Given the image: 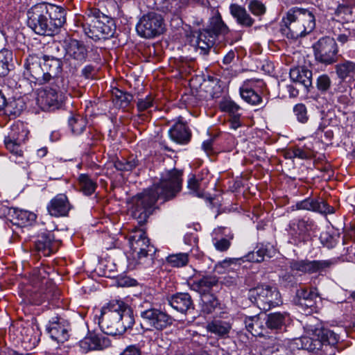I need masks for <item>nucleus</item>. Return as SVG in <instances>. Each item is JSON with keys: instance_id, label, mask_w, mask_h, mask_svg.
<instances>
[{"instance_id": "15", "label": "nucleus", "mask_w": 355, "mask_h": 355, "mask_svg": "<svg viewBox=\"0 0 355 355\" xmlns=\"http://www.w3.org/2000/svg\"><path fill=\"white\" fill-rule=\"evenodd\" d=\"M88 51L83 42L71 40L66 47V58L76 68L86 61Z\"/></svg>"}, {"instance_id": "39", "label": "nucleus", "mask_w": 355, "mask_h": 355, "mask_svg": "<svg viewBox=\"0 0 355 355\" xmlns=\"http://www.w3.org/2000/svg\"><path fill=\"white\" fill-rule=\"evenodd\" d=\"M112 95L115 105L121 108H126L133 99V96L130 93L118 88H114L112 90Z\"/></svg>"}, {"instance_id": "51", "label": "nucleus", "mask_w": 355, "mask_h": 355, "mask_svg": "<svg viewBox=\"0 0 355 355\" xmlns=\"http://www.w3.org/2000/svg\"><path fill=\"white\" fill-rule=\"evenodd\" d=\"M314 211H318L323 214H331L335 213V208L329 205L322 199L316 200Z\"/></svg>"}, {"instance_id": "8", "label": "nucleus", "mask_w": 355, "mask_h": 355, "mask_svg": "<svg viewBox=\"0 0 355 355\" xmlns=\"http://www.w3.org/2000/svg\"><path fill=\"white\" fill-rule=\"evenodd\" d=\"M165 28L162 16L155 12L144 15L137 24V33L144 38H153L163 33Z\"/></svg>"}, {"instance_id": "5", "label": "nucleus", "mask_w": 355, "mask_h": 355, "mask_svg": "<svg viewBox=\"0 0 355 355\" xmlns=\"http://www.w3.org/2000/svg\"><path fill=\"white\" fill-rule=\"evenodd\" d=\"M89 31L87 36L93 40H106L114 36L116 26L114 20L103 14L99 9L93 8L87 12Z\"/></svg>"}, {"instance_id": "55", "label": "nucleus", "mask_w": 355, "mask_h": 355, "mask_svg": "<svg viewBox=\"0 0 355 355\" xmlns=\"http://www.w3.org/2000/svg\"><path fill=\"white\" fill-rule=\"evenodd\" d=\"M249 10L254 15L259 16L265 13V6L258 0H252L248 4Z\"/></svg>"}, {"instance_id": "17", "label": "nucleus", "mask_w": 355, "mask_h": 355, "mask_svg": "<svg viewBox=\"0 0 355 355\" xmlns=\"http://www.w3.org/2000/svg\"><path fill=\"white\" fill-rule=\"evenodd\" d=\"M73 208V205L64 193L57 194L49 201L46 206L49 214L54 217L67 216Z\"/></svg>"}, {"instance_id": "24", "label": "nucleus", "mask_w": 355, "mask_h": 355, "mask_svg": "<svg viewBox=\"0 0 355 355\" xmlns=\"http://www.w3.org/2000/svg\"><path fill=\"white\" fill-rule=\"evenodd\" d=\"M45 83L51 81L52 78L60 75L62 71V61L55 57L44 55L42 58Z\"/></svg>"}, {"instance_id": "19", "label": "nucleus", "mask_w": 355, "mask_h": 355, "mask_svg": "<svg viewBox=\"0 0 355 355\" xmlns=\"http://www.w3.org/2000/svg\"><path fill=\"white\" fill-rule=\"evenodd\" d=\"M105 334L102 331L91 332L80 342V347L89 350L106 348L110 345V340Z\"/></svg>"}, {"instance_id": "38", "label": "nucleus", "mask_w": 355, "mask_h": 355, "mask_svg": "<svg viewBox=\"0 0 355 355\" xmlns=\"http://www.w3.org/2000/svg\"><path fill=\"white\" fill-rule=\"evenodd\" d=\"M155 251L156 250L154 247H150L149 250H146V251L144 252L139 251V253L134 255V259H135L137 264L143 268H149L152 266L154 262L153 260Z\"/></svg>"}, {"instance_id": "53", "label": "nucleus", "mask_w": 355, "mask_h": 355, "mask_svg": "<svg viewBox=\"0 0 355 355\" xmlns=\"http://www.w3.org/2000/svg\"><path fill=\"white\" fill-rule=\"evenodd\" d=\"M51 85H52L51 88H55L58 92H60L62 94L66 92L67 88V81H66L62 76L60 75L57 76L55 78H52L51 80Z\"/></svg>"}, {"instance_id": "35", "label": "nucleus", "mask_w": 355, "mask_h": 355, "mask_svg": "<svg viewBox=\"0 0 355 355\" xmlns=\"http://www.w3.org/2000/svg\"><path fill=\"white\" fill-rule=\"evenodd\" d=\"M78 181L80 191L85 196L92 195L97 188V183L96 180L92 179L87 174H80Z\"/></svg>"}, {"instance_id": "20", "label": "nucleus", "mask_w": 355, "mask_h": 355, "mask_svg": "<svg viewBox=\"0 0 355 355\" xmlns=\"http://www.w3.org/2000/svg\"><path fill=\"white\" fill-rule=\"evenodd\" d=\"M44 10L46 11L49 23L51 24L52 33L58 28L61 27L65 22V12L61 7L57 6L53 4L43 3Z\"/></svg>"}, {"instance_id": "50", "label": "nucleus", "mask_w": 355, "mask_h": 355, "mask_svg": "<svg viewBox=\"0 0 355 355\" xmlns=\"http://www.w3.org/2000/svg\"><path fill=\"white\" fill-rule=\"evenodd\" d=\"M114 165L116 169L118 171H132L137 166V161H136L135 159L132 160L117 159L114 162Z\"/></svg>"}, {"instance_id": "3", "label": "nucleus", "mask_w": 355, "mask_h": 355, "mask_svg": "<svg viewBox=\"0 0 355 355\" xmlns=\"http://www.w3.org/2000/svg\"><path fill=\"white\" fill-rule=\"evenodd\" d=\"M133 307L136 314L141 318V324L148 329L162 331L171 327L174 319L166 311L157 309L152 301V297H139L134 300Z\"/></svg>"}, {"instance_id": "33", "label": "nucleus", "mask_w": 355, "mask_h": 355, "mask_svg": "<svg viewBox=\"0 0 355 355\" xmlns=\"http://www.w3.org/2000/svg\"><path fill=\"white\" fill-rule=\"evenodd\" d=\"M336 71L338 77L343 81L355 79V62L349 60L336 65Z\"/></svg>"}, {"instance_id": "44", "label": "nucleus", "mask_w": 355, "mask_h": 355, "mask_svg": "<svg viewBox=\"0 0 355 355\" xmlns=\"http://www.w3.org/2000/svg\"><path fill=\"white\" fill-rule=\"evenodd\" d=\"M86 125V120L80 115L73 116L69 119V125L73 133L76 135L81 134L84 131Z\"/></svg>"}, {"instance_id": "25", "label": "nucleus", "mask_w": 355, "mask_h": 355, "mask_svg": "<svg viewBox=\"0 0 355 355\" xmlns=\"http://www.w3.org/2000/svg\"><path fill=\"white\" fill-rule=\"evenodd\" d=\"M297 304L300 306L304 311L308 309L312 311L315 306V300L318 297V293L315 288H302L297 291Z\"/></svg>"}, {"instance_id": "48", "label": "nucleus", "mask_w": 355, "mask_h": 355, "mask_svg": "<svg viewBox=\"0 0 355 355\" xmlns=\"http://www.w3.org/2000/svg\"><path fill=\"white\" fill-rule=\"evenodd\" d=\"M261 322L258 316H252L246 318L245 320V324L247 330L253 336L259 334L258 329L260 328Z\"/></svg>"}, {"instance_id": "43", "label": "nucleus", "mask_w": 355, "mask_h": 355, "mask_svg": "<svg viewBox=\"0 0 355 355\" xmlns=\"http://www.w3.org/2000/svg\"><path fill=\"white\" fill-rule=\"evenodd\" d=\"M166 262L172 267H183L189 262L187 253L172 254L166 257Z\"/></svg>"}, {"instance_id": "56", "label": "nucleus", "mask_w": 355, "mask_h": 355, "mask_svg": "<svg viewBox=\"0 0 355 355\" xmlns=\"http://www.w3.org/2000/svg\"><path fill=\"white\" fill-rule=\"evenodd\" d=\"M203 311L206 313H212L219 304L218 300L213 295L209 296L206 300H203Z\"/></svg>"}, {"instance_id": "58", "label": "nucleus", "mask_w": 355, "mask_h": 355, "mask_svg": "<svg viewBox=\"0 0 355 355\" xmlns=\"http://www.w3.org/2000/svg\"><path fill=\"white\" fill-rule=\"evenodd\" d=\"M201 180V178H198L195 175L191 174L187 181L188 189L196 193L197 196H199V189Z\"/></svg>"}, {"instance_id": "6", "label": "nucleus", "mask_w": 355, "mask_h": 355, "mask_svg": "<svg viewBox=\"0 0 355 355\" xmlns=\"http://www.w3.org/2000/svg\"><path fill=\"white\" fill-rule=\"evenodd\" d=\"M123 307V302L113 300L107 303L106 306L101 309V314L98 319L101 330L107 335H120L121 331L116 327L119 325V312Z\"/></svg>"}, {"instance_id": "2", "label": "nucleus", "mask_w": 355, "mask_h": 355, "mask_svg": "<svg viewBox=\"0 0 355 355\" xmlns=\"http://www.w3.org/2000/svg\"><path fill=\"white\" fill-rule=\"evenodd\" d=\"M315 27V18L312 11L293 7L282 17L280 31L286 37L296 40L310 33Z\"/></svg>"}, {"instance_id": "64", "label": "nucleus", "mask_w": 355, "mask_h": 355, "mask_svg": "<svg viewBox=\"0 0 355 355\" xmlns=\"http://www.w3.org/2000/svg\"><path fill=\"white\" fill-rule=\"evenodd\" d=\"M166 353V355H184L175 343H171L167 348Z\"/></svg>"}, {"instance_id": "22", "label": "nucleus", "mask_w": 355, "mask_h": 355, "mask_svg": "<svg viewBox=\"0 0 355 355\" xmlns=\"http://www.w3.org/2000/svg\"><path fill=\"white\" fill-rule=\"evenodd\" d=\"M171 140L178 144H188L191 137V133L186 123L182 121L175 123L168 130Z\"/></svg>"}, {"instance_id": "12", "label": "nucleus", "mask_w": 355, "mask_h": 355, "mask_svg": "<svg viewBox=\"0 0 355 355\" xmlns=\"http://www.w3.org/2000/svg\"><path fill=\"white\" fill-rule=\"evenodd\" d=\"M289 234L296 241H304L310 232L315 228V222L309 217L296 218L291 220L288 225Z\"/></svg>"}, {"instance_id": "11", "label": "nucleus", "mask_w": 355, "mask_h": 355, "mask_svg": "<svg viewBox=\"0 0 355 355\" xmlns=\"http://www.w3.org/2000/svg\"><path fill=\"white\" fill-rule=\"evenodd\" d=\"M316 60L322 63L330 64L337 60V44L334 38L324 37L314 46Z\"/></svg>"}, {"instance_id": "61", "label": "nucleus", "mask_w": 355, "mask_h": 355, "mask_svg": "<svg viewBox=\"0 0 355 355\" xmlns=\"http://www.w3.org/2000/svg\"><path fill=\"white\" fill-rule=\"evenodd\" d=\"M33 284L35 287H38L41 290L43 289V286L46 285L49 283V279L46 278L44 276H42V272L38 271L37 274H35L33 279Z\"/></svg>"}, {"instance_id": "54", "label": "nucleus", "mask_w": 355, "mask_h": 355, "mask_svg": "<svg viewBox=\"0 0 355 355\" xmlns=\"http://www.w3.org/2000/svg\"><path fill=\"white\" fill-rule=\"evenodd\" d=\"M265 84L262 80L260 79H250L245 80L241 87L245 88L248 87V89L250 90H254L255 92H259L263 88Z\"/></svg>"}, {"instance_id": "42", "label": "nucleus", "mask_w": 355, "mask_h": 355, "mask_svg": "<svg viewBox=\"0 0 355 355\" xmlns=\"http://www.w3.org/2000/svg\"><path fill=\"white\" fill-rule=\"evenodd\" d=\"M218 106L222 112L228 113L230 116L241 114L239 113L240 106L230 98H223L220 101Z\"/></svg>"}, {"instance_id": "32", "label": "nucleus", "mask_w": 355, "mask_h": 355, "mask_svg": "<svg viewBox=\"0 0 355 355\" xmlns=\"http://www.w3.org/2000/svg\"><path fill=\"white\" fill-rule=\"evenodd\" d=\"M232 15L236 19L237 22L245 27H250L254 24V19L247 12L246 10L237 4H232L230 7Z\"/></svg>"}, {"instance_id": "28", "label": "nucleus", "mask_w": 355, "mask_h": 355, "mask_svg": "<svg viewBox=\"0 0 355 355\" xmlns=\"http://www.w3.org/2000/svg\"><path fill=\"white\" fill-rule=\"evenodd\" d=\"M232 329V324L226 320L216 319L207 322L206 329L208 332L219 338H226Z\"/></svg>"}, {"instance_id": "14", "label": "nucleus", "mask_w": 355, "mask_h": 355, "mask_svg": "<svg viewBox=\"0 0 355 355\" xmlns=\"http://www.w3.org/2000/svg\"><path fill=\"white\" fill-rule=\"evenodd\" d=\"M58 248V241L55 239L54 234L49 231L40 234L34 243V250L39 256L49 257L55 253Z\"/></svg>"}, {"instance_id": "26", "label": "nucleus", "mask_w": 355, "mask_h": 355, "mask_svg": "<svg viewBox=\"0 0 355 355\" xmlns=\"http://www.w3.org/2000/svg\"><path fill=\"white\" fill-rule=\"evenodd\" d=\"M218 284V278L214 275L203 276L199 279L193 280L189 283L191 290L200 294H205L209 292L214 286Z\"/></svg>"}, {"instance_id": "9", "label": "nucleus", "mask_w": 355, "mask_h": 355, "mask_svg": "<svg viewBox=\"0 0 355 355\" xmlns=\"http://www.w3.org/2000/svg\"><path fill=\"white\" fill-rule=\"evenodd\" d=\"M44 3H40L32 6L27 12V25L35 33L42 35L53 34L51 24L49 23Z\"/></svg>"}, {"instance_id": "49", "label": "nucleus", "mask_w": 355, "mask_h": 355, "mask_svg": "<svg viewBox=\"0 0 355 355\" xmlns=\"http://www.w3.org/2000/svg\"><path fill=\"white\" fill-rule=\"evenodd\" d=\"M293 113L299 122L305 123L308 121L309 116L307 109L303 103L295 105L293 107Z\"/></svg>"}, {"instance_id": "57", "label": "nucleus", "mask_w": 355, "mask_h": 355, "mask_svg": "<svg viewBox=\"0 0 355 355\" xmlns=\"http://www.w3.org/2000/svg\"><path fill=\"white\" fill-rule=\"evenodd\" d=\"M331 84L330 78L326 74L320 76L317 79V87L322 92L327 91Z\"/></svg>"}, {"instance_id": "10", "label": "nucleus", "mask_w": 355, "mask_h": 355, "mask_svg": "<svg viewBox=\"0 0 355 355\" xmlns=\"http://www.w3.org/2000/svg\"><path fill=\"white\" fill-rule=\"evenodd\" d=\"M338 260V258L313 261L309 259L292 260L289 266L291 270L296 271L297 272L322 274L337 264Z\"/></svg>"}, {"instance_id": "18", "label": "nucleus", "mask_w": 355, "mask_h": 355, "mask_svg": "<svg viewBox=\"0 0 355 355\" xmlns=\"http://www.w3.org/2000/svg\"><path fill=\"white\" fill-rule=\"evenodd\" d=\"M128 241L133 252L137 254L139 251L141 252L149 250L150 247H154L149 243V239L146 232L142 229L134 228L128 235Z\"/></svg>"}, {"instance_id": "30", "label": "nucleus", "mask_w": 355, "mask_h": 355, "mask_svg": "<svg viewBox=\"0 0 355 355\" xmlns=\"http://www.w3.org/2000/svg\"><path fill=\"white\" fill-rule=\"evenodd\" d=\"M291 79L308 88L312 85V71L304 67H296L290 71Z\"/></svg>"}, {"instance_id": "36", "label": "nucleus", "mask_w": 355, "mask_h": 355, "mask_svg": "<svg viewBox=\"0 0 355 355\" xmlns=\"http://www.w3.org/2000/svg\"><path fill=\"white\" fill-rule=\"evenodd\" d=\"M62 94L55 88L46 89L43 94L40 96L42 102L49 107H58L62 102Z\"/></svg>"}, {"instance_id": "59", "label": "nucleus", "mask_w": 355, "mask_h": 355, "mask_svg": "<svg viewBox=\"0 0 355 355\" xmlns=\"http://www.w3.org/2000/svg\"><path fill=\"white\" fill-rule=\"evenodd\" d=\"M316 200L313 198H306L302 201L297 203V208L298 209H306L309 211H313L315 209Z\"/></svg>"}, {"instance_id": "60", "label": "nucleus", "mask_w": 355, "mask_h": 355, "mask_svg": "<svg viewBox=\"0 0 355 355\" xmlns=\"http://www.w3.org/2000/svg\"><path fill=\"white\" fill-rule=\"evenodd\" d=\"M315 134L321 139L323 143L326 144L330 142L334 137V132L330 129L320 130V128H318Z\"/></svg>"}, {"instance_id": "13", "label": "nucleus", "mask_w": 355, "mask_h": 355, "mask_svg": "<svg viewBox=\"0 0 355 355\" xmlns=\"http://www.w3.org/2000/svg\"><path fill=\"white\" fill-rule=\"evenodd\" d=\"M69 327L67 320L55 316L49 321L46 326V331L52 340L58 343H64L69 338Z\"/></svg>"}, {"instance_id": "41", "label": "nucleus", "mask_w": 355, "mask_h": 355, "mask_svg": "<svg viewBox=\"0 0 355 355\" xmlns=\"http://www.w3.org/2000/svg\"><path fill=\"white\" fill-rule=\"evenodd\" d=\"M286 315L285 313L279 312L270 313L268 315L266 322L267 327L270 329H279L282 328L284 324Z\"/></svg>"}, {"instance_id": "34", "label": "nucleus", "mask_w": 355, "mask_h": 355, "mask_svg": "<svg viewBox=\"0 0 355 355\" xmlns=\"http://www.w3.org/2000/svg\"><path fill=\"white\" fill-rule=\"evenodd\" d=\"M119 312V325L117 326L118 329L121 331V334H123L126 329H130L135 324V318L132 315L131 310L123 302V307L121 308V311Z\"/></svg>"}, {"instance_id": "31", "label": "nucleus", "mask_w": 355, "mask_h": 355, "mask_svg": "<svg viewBox=\"0 0 355 355\" xmlns=\"http://www.w3.org/2000/svg\"><path fill=\"white\" fill-rule=\"evenodd\" d=\"M215 42L213 37H209V33L202 30L195 40L193 46L196 47V51H199L200 54L206 55L214 46Z\"/></svg>"}, {"instance_id": "45", "label": "nucleus", "mask_w": 355, "mask_h": 355, "mask_svg": "<svg viewBox=\"0 0 355 355\" xmlns=\"http://www.w3.org/2000/svg\"><path fill=\"white\" fill-rule=\"evenodd\" d=\"M12 61V53L8 51H0V76H4L9 71V63Z\"/></svg>"}, {"instance_id": "27", "label": "nucleus", "mask_w": 355, "mask_h": 355, "mask_svg": "<svg viewBox=\"0 0 355 355\" xmlns=\"http://www.w3.org/2000/svg\"><path fill=\"white\" fill-rule=\"evenodd\" d=\"M203 30L209 33V37H213L215 41L220 36L224 37L229 33V28L223 22L220 15L211 17L209 26Z\"/></svg>"}, {"instance_id": "1", "label": "nucleus", "mask_w": 355, "mask_h": 355, "mask_svg": "<svg viewBox=\"0 0 355 355\" xmlns=\"http://www.w3.org/2000/svg\"><path fill=\"white\" fill-rule=\"evenodd\" d=\"M183 171L173 168L162 175L159 182L131 199L130 212L139 225L144 224L155 209L157 200L173 199L181 191Z\"/></svg>"}, {"instance_id": "16", "label": "nucleus", "mask_w": 355, "mask_h": 355, "mask_svg": "<svg viewBox=\"0 0 355 355\" xmlns=\"http://www.w3.org/2000/svg\"><path fill=\"white\" fill-rule=\"evenodd\" d=\"M24 74L31 81L45 83V76L43 71L42 60L37 55H29L24 64Z\"/></svg>"}, {"instance_id": "29", "label": "nucleus", "mask_w": 355, "mask_h": 355, "mask_svg": "<svg viewBox=\"0 0 355 355\" xmlns=\"http://www.w3.org/2000/svg\"><path fill=\"white\" fill-rule=\"evenodd\" d=\"M2 215L6 216L7 214H13V217L17 220V223L20 225H26L33 222L36 218V215L26 210L18 209H10L8 207H2Z\"/></svg>"}, {"instance_id": "63", "label": "nucleus", "mask_w": 355, "mask_h": 355, "mask_svg": "<svg viewBox=\"0 0 355 355\" xmlns=\"http://www.w3.org/2000/svg\"><path fill=\"white\" fill-rule=\"evenodd\" d=\"M120 355H141V350L135 345H130Z\"/></svg>"}, {"instance_id": "7", "label": "nucleus", "mask_w": 355, "mask_h": 355, "mask_svg": "<svg viewBox=\"0 0 355 355\" xmlns=\"http://www.w3.org/2000/svg\"><path fill=\"white\" fill-rule=\"evenodd\" d=\"M250 300L261 309L269 310L282 303L277 288L269 285H259L248 292Z\"/></svg>"}, {"instance_id": "21", "label": "nucleus", "mask_w": 355, "mask_h": 355, "mask_svg": "<svg viewBox=\"0 0 355 355\" xmlns=\"http://www.w3.org/2000/svg\"><path fill=\"white\" fill-rule=\"evenodd\" d=\"M266 256L270 257V256H269L268 254V250L263 247H261L257 250L250 252L243 257L225 259L223 262V266L231 265L240 266L242 262L245 261L250 262L260 263L264 261Z\"/></svg>"}, {"instance_id": "40", "label": "nucleus", "mask_w": 355, "mask_h": 355, "mask_svg": "<svg viewBox=\"0 0 355 355\" xmlns=\"http://www.w3.org/2000/svg\"><path fill=\"white\" fill-rule=\"evenodd\" d=\"M240 94L245 102L252 105H259L262 103V98L259 92L250 90L248 89V87L245 88L241 87Z\"/></svg>"}, {"instance_id": "52", "label": "nucleus", "mask_w": 355, "mask_h": 355, "mask_svg": "<svg viewBox=\"0 0 355 355\" xmlns=\"http://www.w3.org/2000/svg\"><path fill=\"white\" fill-rule=\"evenodd\" d=\"M22 142L15 141V140L4 139V144L7 150H8L11 153L15 154L16 155L21 156L22 155L21 150V144Z\"/></svg>"}, {"instance_id": "37", "label": "nucleus", "mask_w": 355, "mask_h": 355, "mask_svg": "<svg viewBox=\"0 0 355 355\" xmlns=\"http://www.w3.org/2000/svg\"><path fill=\"white\" fill-rule=\"evenodd\" d=\"M27 135L28 130L24 128L23 123L17 122L11 125L10 130L5 138L24 143Z\"/></svg>"}, {"instance_id": "23", "label": "nucleus", "mask_w": 355, "mask_h": 355, "mask_svg": "<svg viewBox=\"0 0 355 355\" xmlns=\"http://www.w3.org/2000/svg\"><path fill=\"white\" fill-rule=\"evenodd\" d=\"M169 304L176 311L187 313L194 309L191 295L187 293H178L168 299Z\"/></svg>"}, {"instance_id": "47", "label": "nucleus", "mask_w": 355, "mask_h": 355, "mask_svg": "<svg viewBox=\"0 0 355 355\" xmlns=\"http://www.w3.org/2000/svg\"><path fill=\"white\" fill-rule=\"evenodd\" d=\"M234 238V234L229 233L227 238H222L220 239H213V244L216 249L220 252L227 251L231 245V240Z\"/></svg>"}, {"instance_id": "46", "label": "nucleus", "mask_w": 355, "mask_h": 355, "mask_svg": "<svg viewBox=\"0 0 355 355\" xmlns=\"http://www.w3.org/2000/svg\"><path fill=\"white\" fill-rule=\"evenodd\" d=\"M155 98L152 94H148L145 97L139 98L137 101V108L140 112L148 110L154 107Z\"/></svg>"}, {"instance_id": "62", "label": "nucleus", "mask_w": 355, "mask_h": 355, "mask_svg": "<svg viewBox=\"0 0 355 355\" xmlns=\"http://www.w3.org/2000/svg\"><path fill=\"white\" fill-rule=\"evenodd\" d=\"M291 153L293 157H297L302 159H309L311 156L310 151L304 150L300 148H294Z\"/></svg>"}, {"instance_id": "4", "label": "nucleus", "mask_w": 355, "mask_h": 355, "mask_svg": "<svg viewBox=\"0 0 355 355\" xmlns=\"http://www.w3.org/2000/svg\"><path fill=\"white\" fill-rule=\"evenodd\" d=\"M340 340V336L329 329L317 331L316 337L300 338L302 348L318 355H331Z\"/></svg>"}]
</instances>
